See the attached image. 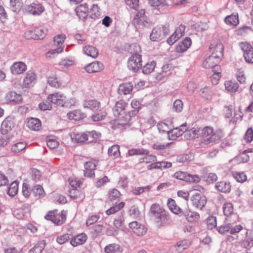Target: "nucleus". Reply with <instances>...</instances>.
<instances>
[{"label":"nucleus","mask_w":253,"mask_h":253,"mask_svg":"<svg viewBox=\"0 0 253 253\" xmlns=\"http://www.w3.org/2000/svg\"><path fill=\"white\" fill-rule=\"evenodd\" d=\"M169 25L157 26L153 28L150 34V39L154 42H158L165 38L169 35Z\"/></svg>","instance_id":"3"},{"label":"nucleus","mask_w":253,"mask_h":253,"mask_svg":"<svg viewBox=\"0 0 253 253\" xmlns=\"http://www.w3.org/2000/svg\"><path fill=\"white\" fill-rule=\"evenodd\" d=\"M204 188L201 186H197L191 191L192 195L191 200L192 205L196 208L202 210L207 203V199L202 194Z\"/></svg>","instance_id":"2"},{"label":"nucleus","mask_w":253,"mask_h":253,"mask_svg":"<svg viewBox=\"0 0 253 253\" xmlns=\"http://www.w3.org/2000/svg\"><path fill=\"white\" fill-rule=\"evenodd\" d=\"M84 108L89 109L93 111H98L100 108V103L96 100L84 101L83 103Z\"/></svg>","instance_id":"25"},{"label":"nucleus","mask_w":253,"mask_h":253,"mask_svg":"<svg viewBox=\"0 0 253 253\" xmlns=\"http://www.w3.org/2000/svg\"><path fill=\"white\" fill-rule=\"evenodd\" d=\"M126 102L123 100L117 102L113 107V113L115 117H119L125 113Z\"/></svg>","instance_id":"17"},{"label":"nucleus","mask_w":253,"mask_h":253,"mask_svg":"<svg viewBox=\"0 0 253 253\" xmlns=\"http://www.w3.org/2000/svg\"><path fill=\"white\" fill-rule=\"evenodd\" d=\"M18 183L17 181H15L12 182L8 187L7 190V194L11 196H14L18 192Z\"/></svg>","instance_id":"41"},{"label":"nucleus","mask_w":253,"mask_h":253,"mask_svg":"<svg viewBox=\"0 0 253 253\" xmlns=\"http://www.w3.org/2000/svg\"><path fill=\"white\" fill-rule=\"evenodd\" d=\"M127 67L133 72H137L142 67L141 55L134 53L130 57L127 61Z\"/></svg>","instance_id":"7"},{"label":"nucleus","mask_w":253,"mask_h":253,"mask_svg":"<svg viewBox=\"0 0 253 253\" xmlns=\"http://www.w3.org/2000/svg\"><path fill=\"white\" fill-rule=\"evenodd\" d=\"M71 239V235L69 234H65L64 235H61L60 236L57 237L56 239L57 242L60 244L62 245L70 240Z\"/></svg>","instance_id":"62"},{"label":"nucleus","mask_w":253,"mask_h":253,"mask_svg":"<svg viewBox=\"0 0 253 253\" xmlns=\"http://www.w3.org/2000/svg\"><path fill=\"white\" fill-rule=\"evenodd\" d=\"M6 98L10 102H13L16 103L22 101V96L20 94H17L15 91L8 92L6 96Z\"/></svg>","instance_id":"34"},{"label":"nucleus","mask_w":253,"mask_h":253,"mask_svg":"<svg viewBox=\"0 0 253 253\" xmlns=\"http://www.w3.org/2000/svg\"><path fill=\"white\" fill-rule=\"evenodd\" d=\"M45 218L46 220L51 221L55 225H60L65 221L66 215L64 211L58 212L56 210L53 211H49L45 216Z\"/></svg>","instance_id":"4"},{"label":"nucleus","mask_w":253,"mask_h":253,"mask_svg":"<svg viewBox=\"0 0 253 253\" xmlns=\"http://www.w3.org/2000/svg\"><path fill=\"white\" fill-rule=\"evenodd\" d=\"M149 153V151L146 149L142 148H137L132 149L128 150L127 155L128 156H134V155H147Z\"/></svg>","instance_id":"44"},{"label":"nucleus","mask_w":253,"mask_h":253,"mask_svg":"<svg viewBox=\"0 0 253 253\" xmlns=\"http://www.w3.org/2000/svg\"><path fill=\"white\" fill-rule=\"evenodd\" d=\"M98 161L95 160L86 162L84 164V175L88 177H94L95 176L94 170L96 168Z\"/></svg>","instance_id":"8"},{"label":"nucleus","mask_w":253,"mask_h":253,"mask_svg":"<svg viewBox=\"0 0 253 253\" xmlns=\"http://www.w3.org/2000/svg\"><path fill=\"white\" fill-rule=\"evenodd\" d=\"M27 126L31 130L37 131L40 129L41 126V123L39 119L32 118L28 120L27 122Z\"/></svg>","instance_id":"26"},{"label":"nucleus","mask_w":253,"mask_h":253,"mask_svg":"<svg viewBox=\"0 0 253 253\" xmlns=\"http://www.w3.org/2000/svg\"><path fill=\"white\" fill-rule=\"evenodd\" d=\"M90 17L93 19L98 18L100 15L99 8L97 4H93L90 9Z\"/></svg>","instance_id":"59"},{"label":"nucleus","mask_w":253,"mask_h":253,"mask_svg":"<svg viewBox=\"0 0 253 253\" xmlns=\"http://www.w3.org/2000/svg\"><path fill=\"white\" fill-rule=\"evenodd\" d=\"M183 109V102L180 99H176L173 102L172 110L173 111L179 113Z\"/></svg>","instance_id":"58"},{"label":"nucleus","mask_w":253,"mask_h":253,"mask_svg":"<svg viewBox=\"0 0 253 253\" xmlns=\"http://www.w3.org/2000/svg\"><path fill=\"white\" fill-rule=\"evenodd\" d=\"M222 134L221 132H217L215 133L211 134L210 137L207 139L208 143L215 142L220 140L222 137Z\"/></svg>","instance_id":"57"},{"label":"nucleus","mask_w":253,"mask_h":253,"mask_svg":"<svg viewBox=\"0 0 253 253\" xmlns=\"http://www.w3.org/2000/svg\"><path fill=\"white\" fill-rule=\"evenodd\" d=\"M173 177L190 183H198L201 180V178L198 175L191 174L182 171L175 172L173 175Z\"/></svg>","instance_id":"6"},{"label":"nucleus","mask_w":253,"mask_h":253,"mask_svg":"<svg viewBox=\"0 0 253 253\" xmlns=\"http://www.w3.org/2000/svg\"><path fill=\"white\" fill-rule=\"evenodd\" d=\"M104 68L103 65L98 61L93 62L85 66V70L88 73L99 72Z\"/></svg>","instance_id":"18"},{"label":"nucleus","mask_w":253,"mask_h":253,"mask_svg":"<svg viewBox=\"0 0 253 253\" xmlns=\"http://www.w3.org/2000/svg\"><path fill=\"white\" fill-rule=\"evenodd\" d=\"M33 192L34 196L39 198L42 197L45 195L43 188L40 185H37L34 186L33 189Z\"/></svg>","instance_id":"49"},{"label":"nucleus","mask_w":253,"mask_h":253,"mask_svg":"<svg viewBox=\"0 0 253 253\" xmlns=\"http://www.w3.org/2000/svg\"><path fill=\"white\" fill-rule=\"evenodd\" d=\"M121 251L120 246L116 243L109 244L104 248L105 253H119Z\"/></svg>","instance_id":"33"},{"label":"nucleus","mask_w":253,"mask_h":253,"mask_svg":"<svg viewBox=\"0 0 253 253\" xmlns=\"http://www.w3.org/2000/svg\"><path fill=\"white\" fill-rule=\"evenodd\" d=\"M233 177L239 182H244L247 180V176L243 172H235L233 173Z\"/></svg>","instance_id":"54"},{"label":"nucleus","mask_w":253,"mask_h":253,"mask_svg":"<svg viewBox=\"0 0 253 253\" xmlns=\"http://www.w3.org/2000/svg\"><path fill=\"white\" fill-rule=\"evenodd\" d=\"M133 88V84L131 83H126L121 84L119 87L120 93L124 94H127L132 91Z\"/></svg>","instance_id":"39"},{"label":"nucleus","mask_w":253,"mask_h":253,"mask_svg":"<svg viewBox=\"0 0 253 253\" xmlns=\"http://www.w3.org/2000/svg\"><path fill=\"white\" fill-rule=\"evenodd\" d=\"M244 139L247 143L251 142L253 140V129L252 127L249 128L246 131Z\"/></svg>","instance_id":"64"},{"label":"nucleus","mask_w":253,"mask_h":253,"mask_svg":"<svg viewBox=\"0 0 253 253\" xmlns=\"http://www.w3.org/2000/svg\"><path fill=\"white\" fill-rule=\"evenodd\" d=\"M26 11L29 14L33 15H40L44 11L43 6L40 3H32L27 5Z\"/></svg>","instance_id":"14"},{"label":"nucleus","mask_w":253,"mask_h":253,"mask_svg":"<svg viewBox=\"0 0 253 253\" xmlns=\"http://www.w3.org/2000/svg\"><path fill=\"white\" fill-rule=\"evenodd\" d=\"M225 89L230 93H235L238 91L239 85L235 81H226L224 83Z\"/></svg>","instance_id":"27"},{"label":"nucleus","mask_w":253,"mask_h":253,"mask_svg":"<svg viewBox=\"0 0 253 253\" xmlns=\"http://www.w3.org/2000/svg\"><path fill=\"white\" fill-rule=\"evenodd\" d=\"M186 124L181 125L179 127L171 128L170 131L168 134V137L169 139L174 140L179 136L182 135L184 131L186 130Z\"/></svg>","instance_id":"13"},{"label":"nucleus","mask_w":253,"mask_h":253,"mask_svg":"<svg viewBox=\"0 0 253 253\" xmlns=\"http://www.w3.org/2000/svg\"><path fill=\"white\" fill-rule=\"evenodd\" d=\"M186 130L184 131V137L187 139H192L199 136L198 129L197 128L193 127L191 129H188L187 126H186Z\"/></svg>","instance_id":"32"},{"label":"nucleus","mask_w":253,"mask_h":253,"mask_svg":"<svg viewBox=\"0 0 253 253\" xmlns=\"http://www.w3.org/2000/svg\"><path fill=\"white\" fill-rule=\"evenodd\" d=\"M173 126L169 121H167V122H161L157 125V127L160 132L167 133L168 135L169 133L171 128Z\"/></svg>","instance_id":"30"},{"label":"nucleus","mask_w":253,"mask_h":253,"mask_svg":"<svg viewBox=\"0 0 253 253\" xmlns=\"http://www.w3.org/2000/svg\"><path fill=\"white\" fill-rule=\"evenodd\" d=\"M89 8L86 3L80 5L76 8V14L79 18L85 19L88 15Z\"/></svg>","instance_id":"20"},{"label":"nucleus","mask_w":253,"mask_h":253,"mask_svg":"<svg viewBox=\"0 0 253 253\" xmlns=\"http://www.w3.org/2000/svg\"><path fill=\"white\" fill-rule=\"evenodd\" d=\"M225 22L228 25L236 26L239 23L238 14H231L226 16L224 19Z\"/></svg>","instance_id":"37"},{"label":"nucleus","mask_w":253,"mask_h":253,"mask_svg":"<svg viewBox=\"0 0 253 253\" xmlns=\"http://www.w3.org/2000/svg\"><path fill=\"white\" fill-rule=\"evenodd\" d=\"M66 39L64 34L58 35L54 37L53 41L54 45L57 46L55 49L50 50L47 53V55L50 57H54L55 55L62 52L64 49L63 43Z\"/></svg>","instance_id":"5"},{"label":"nucleus","mask_w":253,"mask_h":253,"mask_svg":"<svg viewBox=\"0 0 253 253\" xmlns=\"http://www.w3.org/2000/svg\"><path fill=\"white\" fill-rule=\"evenodd\" d=\"M14 126L13 119L12 117H7L1 125L0 131L3 134H6L10 131Z\"/></svg>","instance_id":"15"},{"label":"nucleus","mask_w":253,"mask_h":253,"mask_svg":"<svg viewBox=\"0 0 253 253\" xmlns=\"http://www.w3.org/2000/svg\"><path fill=\"white\" fill-rule=\"evenodd\" d=\"M131 106L133 110L129 112L128 114L126 115L125 117L126 121H129L132 116H135L138 113L141 107V102L140 100L133 99L131 102Z\"/></svg>","instance_id":"16"},{"label":"nucleus","mask_w":253,"mask_h":253,"mask_svg":"<svg viewBox=\"0 0 253 253\" xmlns=\"http://www.w3.org/2000/svg\"><path fill=\"white\" fill-rule=\"evenodd\" d=\"M207 228L210 230L212 229L217 225L216 218L214 216H209L206 219Z\"/></svg>","instance_id":"48"},{"label":"nucleus","mask_w":253,"mask_h":253,"mask_svg":"<svg viewBox=\"0 0 253 253\" xmlns=\"http://www.w3.org/2000/svg\"><path fill=\"white\" fill-rule=\"evenodd\" d=\"M156 62L155 61H152L150 62L147 63L142 68V72L144 74H149L153 71Z\"/></svg>","instance_id":"45"},{"label":"nucleus","mask_w":253,"mask_h":253,"mask_svg":"<svg viewBox=\"0 0 253 253\" xmlns=\"http://www.w3.org/2000/svg\"><path fill=\"white\" fill-rule=\"evenodd\" d=\"M125 203L124 202H121L117 205H115L112 207H111L110 209L107 210L106 211V213L107 215H110L112 214H114L116 213V212L120 211L121 209L124 208L125 206Z\"/></svg>","instance_id":"47"},{"label":"nucleus","mask_w":253,"mask_h":253,"mask_svg":"<svg viewBox=\"0 0 253 253\" xmlns=\"http://www.w3.org/2000/svg\"><path fill=\"white\" fill-rule=\"evenodd\" d=\"M200 136L208 137L211 136V134L213 132L212 127L210 126H206L203 128H198Z\"/></svg>","instance_id":"43"},{"label":"nucleus","mask_w":253,"mask_h":253,"mask_svg":"<svg viewBox=\"0 0 253 253\" xmlns=\"http://www.w3.org/2000/svg\"><path fill=\"white\" fill-rule=\"evenodd\" d=\"M220 61L218 58H216L215 56L211 55L207 57L203 63V66L205 68H212V71L217 70L219 68L218 63Z\"/></svg>","instance_id":"12"},{"label":"nucleus","mask_w":253,"mask_h":253,"mask_svg":"<svg viewBox=\"0 0 253 253\" xmlns=\"http://www.w3.org/2000/svg\"><path fill=\"white\" fill-rule=\"evenodd\" d=\"M108 155L113 158H118L120 156L119 146L114 145L108 149Z\"/></svg>","instance_id":"42"},{"label":"nucleus","mask_w":253,"mask_h":253,"mask_svg":"<svg viewBox=\"0 0 253 253\" xmlns=\"http://www.w3.org/2000/svg\"><path fill=\"white\" fill-rule=\"evenodd\" d=\"M223 45L222 43H217L214 47L211 55L220 60V58L223 56Z\"/></svg>","instance_id":"38"},{"label":"nucleus","mask_w":253,"mask_h":253,"mask_svg":"<svg viewBox=\"0 0 253 253\" xmlns=\"http://www.w3.org/2000/svg\"><path fill=\"white\" fill-rule=\"evenodd\" d=\"M125 221L124 214L122 212L114 219L113 225L117 229L119 230L120 228L122 226L123 222Z\"/></svg>","instance_id":"53"},{"label":"nucleus","mask_w":253,"mask_h":253,"mask_svg":"<svg viewBox=\"0 0 253 253\" xmlns=\"http://www.w3.org/2000/svg\"><path fill=\"white\" fill-rule=\"evenodd\" d=\"M26 147L27 144L25 142H19L12 146L11 151L14 153H17L24 150Z\"/></svg>","instance_id":"46"},{"label":"nucleus","mask_w":253,"mask_h":253,"mask_svg":"<svg viewBox=\"0 0 253 253\" xmlns=\"http://www.w3.org/2000/svg\"><path fill=\"white\" fill-rule=\"evenodd\" d=\"M183 214L186 220L190 222H196L200 218V215L198 212L189 209L185 211Z\"/></svg>","instance_id":"23"},{"label":"nucleus","mask_w":253,"mask_h":253,"mask_svg":"<svg viewBox=\"0 0 253 253\" xmlns=\"http://www.w3.org/2000/svg\"><path fill=\"white\" fill-rule=\"evenodd\" d=\"M215 189L223 193H229L231 191V186L229 182L221 181L216 183Z\"/></svg>","instance_id":"24"},{"label":"nucleus","mask_w":253,"mask_h":253,"mask_svg":"<svg viewBox=\"0 0 253 253\" xmlns=\"http://www.w3.org/2000/svg\"><path fill=\"white\" fill-rule=\"evenodd\" d=\"M22 0H10V6L12 11L16 12L22 6Z\"/></svg>","instance_id":"51"},{"label":"nucleus","mask_w":253,"mask_h":253,"mask_svg":"<svg viewBox=\"0 0 253 253\" xmlns=\"http://www.w3.org/2000/svg\"><path fill=\"white\" fill-rule=\"evenodd\" d=\"M129 227L135 234L138 236H143L147 232V228L145 225L136 221L130 222L129 224Z\"/></svg>","instance_id":"10"},{"label":"nucleus","mask_w":253,"mask_h":253,"mask_svg":"<svg viewBox=\"0 0 253 253\" xmlns=\"http://www.w3.org/2000/svg\"><path fill=\"white\" fill-rule=\"evenodd\" d=\"M84 53L93 58H95L98 55V51L95 47L91 45L85 46L84 48Z\"/></svg>","instance_id":"35"},{"label":"nucleus","mask_w":253,"mask_h":253,"mask_svg":"<svg viewBox=\"0 0 253 253\" xmlns=\"http://www.w3.org/2000/svg\"><path fill=\"white\" fill-rule=\"evenodd\" d=\"M200 94L204 98L209 99L211 96L212 92L208 86H205L200 89Z\"/></svg>","instance_id":"55"},{"label":"nucleus","mask_w":253,"mask_h":253,"mask_svg":"<svg viewBox=\"0 0 253 253\" xmlns=\"http://www.w3.org/2000/svg\"><path fill=\"white\" fill-rule=\"evenodd\" d=\"M35 35L38 37V40H41L44 38L46 33V30L42 27L34 28Z\"/></svg>","instance_id":"52"},{"label":"nucleus","mask_w":253,"mask_h":253,"mask_svg":"<svg viewBox=\"0 0 253 253\" xmlns=\"http://www.w3.org/2000/svg\"><path fill=\"white\" fill-rule=\"evenodd\" d=\"M36 76L35 74L32 72L27 73L26 76L24 79V85L26 87L33 86L36 82Z\"/></svg>","instance_id":"29"},{"label":"nucleus","mask_w":253,"mask_h":253,"mask_svg":"<svg viewBox=\"0 0 253 253\" xmlns=\"http://www.w3.org/2000/svg\"><path fill=\"white\" fill-rule=\"evenodd\" d=\"M70 196L76 202H81L84 198V196L78 190L73 189L70 191Z\"/></svg>","instance_id":"36"},{"label":"nucleus","mask_w":253,"mask_h":253,"mask_svg":"<svg viewBox=\"0 0 253 253\" xmlns=\"http://www.w3.org/2000/svg\"><path fill=\"white\" fill-rule=\"evenodd\" d=\"M223 211L224 215L230 216L233 213V207L230 203H225L223 206Z\"/></svg>","instance_id":"50"},{"label":"nucleus","mask_w":253,"mask_h":253,"mask_svg":"<svg viewBox=\"0 0 253 253\" xmlns=\"http://www.w3.org/2000/svg\"><path fill=\"white\" fill-rule=\"evenodd\" d=\"M191 40L189 37H186L181 42L178 43L176 47L177 51L183 52L187 50L191 46Z\"/></svg>","instance_id":"22"},{"label":"nucleus","mask_w":253,"mask_h":253,"mask_svg":"<svg viewBox=\"0 0 253 253\" xmlns=\"http://www.w3.org/2000/svg\"><path fill=\"white\" fill-rule=\"evenodd\" d=\"M26 69V65L22 62H15L10 67L11 72L14 75L22 74L25 71Z\"/></svg>","instance_id":"19"},{"label":"nucleus","mask_w":253,"mask_h":253,"mask_svg":"<svg viewBox=\"0 0 253 253\" xmlns=\"http://www.w3.org/2000/svg\"><path fill=\"white\" fill-rule=\"evenodd\" d=\"M98 111V112L92 115L91 117L92 120L94 122L101 121L104 119L106 116V113L105 112L101 111L100 110Z\"/></svg>","instance_id":"61"},{"label":"nucleus","mask_w":253,"mask_h":253,"mask_svg":"<svg viewBox=\"0 0 253 253\" xmlns=\"http://www.w3.org/2000/svg\"><path fill=\"white\" fill-rule=\"evenodd\" d=\"M129 214L134 218L138 217L140 215V211L137 206L133 205L130 207L128 211Z\"/></svg>","instance_id":"63"},{"label":"nucleus","mask_w":253,"mask_h":253,"mask_svg":"<svg viewBox=\"0 0 253 253\" xmlns=\"http://www.w3.org/2000/svg\"><path fill=\"white\" fill-rule=\"evenodd\" d=\"M241 48L244 52L245 61L249 63H253V48L248 43H242Z\"/></svg>","instance_id":"9"},{"label":"nucleus","mask_w":253,"mask_h":253,"mask_svg":"<svg viewBox=\"0 0 253 253\" xmlns=\"http://www.w3.org/2000/svg\"><path fill=\"white\" fill-rule=\"evenodd\" d=\"M87 239V236L85 233H81L74 237L73 238H71L70 244L73 247H77L84 244Z\"/></svg>","instance_id":"21"},{"label":"nucleus","mask_w":253,"mask_h":253,"mask_svg":"<svg viewBox=\"0 0 253 253\" xmlns=\"http://www.w3.org/2000/svg\"><path fill=\"white\" fill-rule=\"evenodd\" d=\"M47 100L54 104H56L62 107L66 106V97L60 93L49 95L47 97Z\"/></svg>","instance_id":"11"},{"label":"nucleus","mask_w":253,"mask_h":253,"mask_svg":"<svg viewBox=\"0 0 253 253\" xmlns=\"http://www.w3.org/2000/svg\"><path fill=\"white\" fill-rule=\"evenodd\" d=\"M230 223L221 225L217 227V230L221 234H225L230 233Z\"/></svg>","instance_id":"60"},{"label":"nucleus","mask_w":253,"mask_h":253,"mask_svg":"<svg viewBox=\"0 0 253 253\" xmlns=\"http://www.w3.org/2000/svg\"><path fill=\"white\" fill-rule=\"evenodd\" d=\"M151 213L156 222L161 226H164L170 223L171 220L169 215L157 204L152 205L150 208Z\"/></svg>","instance_id":"1"},{"label":"nucleus","mask_w":253,"mask_h":253,"mask_svg":"<svg viewBox=\"0 0 253 253\" xmlns=\"http://www.w3.org/2000/svg\"><path fill=\"white\" fill-rule=\"evenodd\" d=\"M67 116L70 120L75 121H79L85 117V114L78 110L69 112Z\"/></svg>","instance_id":"31"},{"label":"nucleus","mask_w":253,"mask_h":253,"mask_svg":"<svg viewBox=\"0 0 253 253\" xmlns=\"http://www.w3.org/2000/svg\"><path fill=\"white\" fill-rule=\"evenodd\" d=\"M74 139H75V141L78 143L84 142L89 139V138L87 137V135H86L85 132L81 134L78 133L75 134Z\"/></svg>","instance_id":"56"},{"label":"nucleus","mask_w":253,"mask_h":253,"mask_svg":"<svg viewBox=\"0 0 253 253\" xmlns=\"http://www.w3.org/2000/svg\"><path fill=\"white\" fill-rule=\"evenodd\" d=\"M45 244L44 240L39 242L32 249L30 250L29 253H41L45 248Z\"/></svg>","instance_id":"40"},{"label":"nucleus","mask_w":253,"mask_h":253,"mask_svg":"<svg viewBox=\"0 0 253 253\" xmlns=\"http://www.w3.org/2000/svg\"><path fill=\"white\" fill-rule=\"evenodd\" d=\"M190 243L188 240H182L178 242L172 247V250H175V253H181L183 250L188 248Z\"/></svg>","instance_id":"28"}]
</instances>
